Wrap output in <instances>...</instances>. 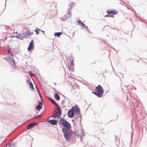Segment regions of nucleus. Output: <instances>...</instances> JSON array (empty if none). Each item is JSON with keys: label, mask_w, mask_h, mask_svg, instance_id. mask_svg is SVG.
<instances>
[{"label": "nucleus", "mask_w": 147, "mask_h": 147, "mask_svg": "<svg viewBox=\"0 0 147 147\" xmlns=\"http://www.w3.org/2000/svg\"><path fill=\"white\" fill-rule=\"evenodd\" d=\"M59 123L61 125V126L63 127L62 129V131L69 130V129L71 127L70 123L64 119L61 118L60 119Z\"/></svg>", "instance_id": "1"}, {"label": "nucleus", "mask_w": 147, "mask_h": 147, "mask_svg": "<svg viewBox=\"0 0 147 147\" xmlns=\"http://www.w3.org/2000/svg\"><path fill=\"white\" fill-rule=\"evenodd\" d=\"M62 132L63 134V136L65 139L67 141L69 140L72 136V135L75 132L71 130L63 131Z\"/></svg>", "instance_id": "2"}, {"label": "nucleus", "mask_w": 147, "mask_h": 147, "mask_svg": "<svg viewBox=\"0 0 147 147\" xmlns=\"http://www.w3.org/2000/svg\"><path fill=\"white\" fill-rule=\"evenodd\" d=\"M54 115L52 116L53 117L59 118L61 115V110L60 108L59 107H57V108L54 109L53 113Z\"/></svg>", "instance_id": "3"}, {"label": "nucleus", "mask_w": 147, "mask_h": 147, "mask_svg": "<svg viewBox=\"0 0 147 147\" xmlns=\"http://www.w3.org/2000/svg\"><path fill=\"white\" fill-rule=\"evenodd\" d=\"M71 109L74 112L75 114L80 113V110L78 106L77 105H76L74 107H72Z\"/></svg>", "instance_id": "4"}, {"label": "nucleus", "mask_w": 147, "mask_h": 147, "mask_svg": "<svg viewBox=\"0 0 147 147\" xmlns=\"http://www.w3.org/2000/svg\"><path fill=\"white\" fill-rule=\"evenodd\" d=\"M34 40H32L30 42L29 46H28V51H30L31 50H33L34 49Z\"/></svg>", "instance_id": "5"}, {"label": "nucleus", "mask_w": 147, "mask_h": 147, "mask_svg": "<svg viewBox=\"0 0 147 147\" xmlns=\"http://www.w3.org/2000/svg\"><path fill=\"white\" fill-rule=\"evenodd\" d=\"M107 13L109 14H111L112 15H115L117 13V11L116 10H108L107 11Z\"/></svg>", "instance_id": "6"}, {"label": "nucleus", "mask_w": 147, "mask_h": 147, "mask_svg": "<svg viewBox=\"0 0 147 147\" xmlns=\"http://www.w3.org/2000/svg\"><path fill=\"white\" fill-rule=\"evenodd\" d=\"M75 114V113L72 111V109H70L68 112V116L69 118H72L73 117Z\"/></svg>", "instance_id": "7"}, {"label": "nucleus", "mask_w": 147, "mask_h": 147, "mask_svg": "<svg viewBox=\"0 0 147 147\" xmlns=\"http://www.w3.org/2000/svg\"><path fill=\"white\" fill-rule=\"evenodd\" d=\"M42 102L40 101L38 102V105L36 106L35 109L38 111H40L42 108Z\"/></svg>", "instance_id": "8"}, {"label": "nucleus", "mask_w": 147, "mask_h": 147, "mask_svg": "<svg viewBox=\"0 0 147 147\" xmlns=\"http://www.w3.org/2000/svg\"><path fill=\"white\" fill-rule=\"evenodd\" d=\"M79 89V87L78 85L76 84H74V85L73 86V88L71 89V90L76 92Z\"/></svg>", "instance_id": "9"}, {"label": "nucleus", "mask_w": 147, "mask_h": 147, "mask_svg": "<svg viewBox=\"0 0 147 147\" xmlns=\"http://www.w3.org/2000/svg\"><path fill=\"white\" fill-rule=\"evenodd\" d=\"M18 37V38L22 40L24 38H27V37H26L24 33L19 35Z\"/></svg>", "instance_id": "10"}, {"label": "nucleus", "mask_w": 147, "mask_h": 147, "mask_svg": "<svg viewBox=\"0 0 147 147\" xmlns=\"http://www.w3.org/2000/svg\"><path fill=\"white\" fill-rule=\"evenodd\" d=\"M47 121L49 123L54 125H56L57 122V121L55 119L49 120Z\"/></svg>", "instance_id": "11"}, {"label": "nucleus", "mask_w": 147, "mask_h": 147, "mask_svg": "<svg viewBox=\"0 0 147 147\" xmlns=\"http://www.w3.org/2000/svg\"><path fill=\"white\" fill-rule=\"evenodd\" d=\"M74 118L76 119L77 120L79 118H80V121H81V114L80 113H78L75 114V116H74L73 117Z\"/></svg>", "instance_id": "12"}, {"label": "nucleus", "mask_w": 147, "mask_h": 147, "mask_svg": "<svg viewBox=\"0 0 147 147\" xmlns=\"http://www.w3.org/2000/svg\"><path fill=\"white\" fill-rule=\"evenodd\" d=\"M38 124V123H30L28 125L27 127V129L28 130L32 127H34Z\"/></svg>", "instance_id": "13"}, {"label": "nucleus", "mask_w": 147, "mask_h": 147, "mask_svg": "<svg viewBox=\"0 0 147 147\" xmlns=\"http://www.w3.org/2000/svg\"><path fill=\"white\" fill-rule=\"evenodd\" d=\"M96 92H103V90L102 87L100 85L96 87Z\"/></svg>", "instance_id": "14"}, {"label": "nucleus", "mask_w": 147, "mask_h": 147, "mask_svg": "<svg viewBox=\"0 0 147 147\" xmlns=\"http://www.w3.org/2000/svg\"><path fill=\"white\" fill-rule=\"evenodd\" d=\"M98 97H101L103 94L104 92H92Z\"/></svg>", "instance_id": "15"}, {"label": "nucleus", "mask_w": 147, "mask_h": 147, "mask_svg": "<svg viewBox=\"0 0 147 147\" xmlns=\"http://www.w3.org/2000/svg\"><path fill=\"white\" fill-rule=\"evenodd\" d=\"M25 34L26 35V37H28L29 36H30L31 35L34 34L33 32H31L29 31H27L25 32Z\"/></svg>", "instance_id": "16"}, {"label": "nucleus", "mask_w": 147, "mask_h": 147, "mask_svg": "<svg viewBox=\"0 0 147 147\" xmlns=\"http://www.w3.org/2000/svg\"><path fill=\"white\" fill-rule=\"evenodd\" d=\"M49 99L51 102L54 105H56L57 107L59 106L57 104L53 99L51 98H49Z\"/></svg>", "instance_id": "17"}, {"label": "nucleus", "mask_w": 147, "mask_h": 147, "mask_svg": "<svg viewBox=\"0 0 147 147\" xmlns=\"http://www.w3.org/2000/svg\"><path fill=\"white\" fill-rule=\"evenodd\" d=\"M54 96L55 99L57 100H60V97L59 96L57 92H56V93H55V94H54Z\"/></svg>", "instance_id": "18"}, {"label": "nucleus", "mask_w": 147, "mask_h": 147, "mask_svg": "<svg viewBox=\"0 0 147 147\" xmlns=\"http://www.w3.org/2000/svg\"><path fill=\"white\" fill-rule=\"evenodd\" d=\"M16 143L15 142H11L8 144V147H13L15 146Z\"/></svg>", "instance_id": "19"}, {"label": "nucleus", "mask_w": 147, "mask_h": 147, "mask_svg": "<svg viewBox=\"0 0 147 147\" xmlns=\"http://www.w3.org/2000/svg\"><path fill=\"white\" fill-rule=\"evenodd\" d=\"M62 33L61 32H56L55 33L54 35L56 36H57L58 37H59L60 35Z\"/></svg>", "instance_id": "20"}, {"label": "nucleus", "mask_w": 147, "mask_h": 147, "mask_svg": "<svg viewBox=\"0 0 147 147\" xmlns=\"http://www.w3.org/2000/svg\"><path fill=\"white\" fill-rule=\"evenodd\" d=\"M29 85L30 86V89L31 90H32L34 89L32 83L31 82H30Z\"/></svg>", "instance_id": "21"}, {"label": "nucleus", "mask_w": 147, "mask_h": 147, "mask_svg": "<svg viewBox=\"0 0 147 147\" xmlns=\"http://www.w3.org/2000/svg\"><path fill=\"white\" fill-rule=\"evenodd\" d=\"M71 66H69V65H68V67L70 69V68H71L72 66L73 67L74 66V60H72L71 61Z\"/></svg>", "instance_id": "22"}, {"label": "nucleus", "mask_w": 147, "mask_h": 147, "mask_svg": "<svg viewBox=\"0 0 147 147\" xmlns=\"http://www.w3.org/2000/svg\"><path fill=\"white\" fill-rule=\"evenodd\" d=\"M77 22L78 24H81L83 27L84 26V24H83V22L81 21H78Z\"/></svg>", "instance_id": "23"}, {"label": "nucleus", "mask_w": 147, "mask_h": 147, "mask_svg": "<svg viewBox=\"0 0 147 147\" xmlns=\"http://www.w3.org/2000/svg\"><path fill=\"white\" fill-rule=\"evenodd\" d=\"M81 135L83 136H85L84 131L83 129H81Z\"/></svg>", "instance_id": "24"}, {"label": "nucleus", "mask_w": 147, "mask_h": 147, "mask_svg": "<svg viewBox=\"0 0 147 147\" xmlns=\"http://www.w3.org/2000/svg\"><path fill=\"white\" fill-rule=\"evenodd\" d=\"M39 30H40L39 29L36 28V29L34 30V31L36 32V34L37 35L39 33Z\"/></svg>", "instance_id": "25"}, {"label": "nucleus", "mask_w": 147, "mask_h": 147, "mask_svg": "<svg viewBox=\"0 0 147 147\" xmlns=\"http://www.w3.org/2000/svg\"><path fill=\"white\" fill-rule=\"evenodd\" d=\"M115 141L116 142V143H117L118 142H119V140L118 138H116V136H115Z\"/></svg>", "instance_id": "26"}, {"label": "nucleus", "mask_w": 147, "mask_h": 147, "mask_svg": "<svg viewBox=\"0 0 147 147\" xmlns=\"http://www.w3.org/2000/svg\"><path fill=\"white\" fill-rule=\"evenodd\" d=\"M41 100H42V96H41V94H40V92H38Z\"/></svg>", "instance_id": "27"}, {"label": "nucleus", "mask_w": 147, "mask_h": 147, "mask_svg": "<svg viewBox=\"0 0 147 147\" xmlns=\"http://www.w3.org/2000/svg\"><path fill=\"white\" fill-rule=\"evenodd\" d=\"M29 73L30 74V76L31 77H32V76H33V74L32 73L31 71H30L29 72Z\"/></svg>", "instance_id": "28"}, {"label": "nucleus", "mask_w": 147, "mask_h": 147, "mask_svg": "<svg viewBox=\"0 0 147 147\" xmlns=\"http://www.w3.org/2000/svg\"><path fill=\"white\" fill-rule=\"evenodd\" d=\"M79 94V92H75V93L74 94H75L76 96H78Z\"/></svg>", "instance_id": "29"}, {"label": "nucleus", "mask_w": 147, "mask_h": 147, "mask_svg": "<svg viewBox=\"0 0 147 147\" xmlns=\"http://www.w3.org/2000/svg\"><path fill=\"white\" fill-rule=\"evenodd\" d=\"M12 63H13V65H14L15 64V61L14 60H13L12 61Z\"/></svg>", "instance_id": "30"}, {"label": "nucleus", "mask_w": 147, "mask_h": 147, "mask_svg": "<svg viewBox=\"0 0 147 147\" xmlns=\"http://www.w3.org/2000/svg\"><path fill=\"white\" fill-rule=\"evenodd\" d=\"M41 116V115H36V118H38V117H40Z\"/></svg>", "instance_id": "31"}, {"label": "nucleus", "mask_w": 147, "mask_h": 147, "mask_svg": "<svg viewBox=\"0 0 147 147\" xmlns=\"http://www.w3.org/2000/svg\"><path fill=\"white\" fill-rule=\"evenodd\" d=\"M26 81L27 83H30V80H27Z\"/></svg>", "instance_id": "32"}, {"label": "nucleus", "mask_w": 147, "mask_h": 147, "mask_svg": "<svg viewBox=\"0 0 147 147\" xmlns=\"http://www.w3.org/2000/svg\"><path fill=\"white\" fill-rule=\"evenodd\" d=\"M105 17H110V16H109V15H106V16H105Z\"/></svg>", "instance_id": "33"}, {"label": "nucleus", "mask_w": 147, "mask_h": 147, "mask_svg": "<svg viewBox=\"0 0 147 147\" xmlns=\"http://www.w3.org/2000/svg\"><path fill=\"white\" fill-rule=\"evenodd\" d=\"M8 53H10V49H9L8 51Z\"/></svg>", "instance_id": "34"}, {"label": "nucleus", "mask_w": 147, "mask_h": 147, "mask_svg": "<svg viewBox=\"0 0 147 147\" xmlns=\"http://www.w3.org/2000/svg\"><path fill=\"white\" fill-rule=\"evenodd\" d=\"M133 135V134L132 133H131V138H132Z\"/></svg>", "instance_id": "35"}, {"label": "nucleus", "mask_w": 147, "mask_h": 147, "mask_svg": "<svg viewBox=\"0 0 147 147\" xmlns=\"http://www.w3.org/2000/svg\"><path fill=\"white\" fill-rule=\"evenodd\" d=\"M34 118H36V116H35V117H33L32 118V119H34Z\"/></svg>", "instance_id": "36"}, {"label": "nucleus", "mask_w": 147, "mask_h": 147, "mask_svg": "<svg viewBox=\"0 0 147 147\" xmlns=\"http://www.w3.org/2000/svg\"><path fill=\"white\" fill-rule=\"evenodd\" d=\"M34 118H36V116H35V117H33L32 118V119H34Z\"/></svg>", "instance_id": "37"}, {"label": "nucleus", "mask_w": 147, "mask_h": 147, "mask_svg": "<svg viewBox=\"0 0 147 147\" xmlns=\"http://www.w3.org/2000/svg\"><path fill=\"white\" fill-rule=\"evenodd\" d=\"M80 138H81V141H82V137L81 136H80Z\"/></svg>", "instance_id": "38"}, {"label": "nucleus", "mask_w": 147, "mask_h": 147, "mask_svg": "<svg viewBox=\"0 0 147 147\" xmlns=\"http://www.w3.org/2000/svg\"><path fill=\"white\" fill-rule=\"evenodd\" d=\"M42 32L44 34V31L43 30H41Z\"/></svg>", "instance_id": "39"}, {"label": "nucleus", "mask_w": 147, "mask_h": 147, "mask_svg": "<svg viewBox=\"0 0 147 147\" xmlns=\"http://www.w3.org/2000/svg\"><path fill=\"white\" fill-rule=\"evenodd\" d=\"M74 119H72V120H72V121H73V122H74Z\"/></svg>", "instance_id": "40"}, {"label": "nucleus", "mask_w": 147, "mask_h": 147, "mask_svg": "<svg viewBox=\"0 0 147 147\" xmlns=\"http://www.w3.org/2000/svg\"><path fill=\"white\" fill-rule=\"evenodd\" d=\"M98 138V140H100V138H99V137H98V138Z\"/></svg>", "instance_id": "41"}, {"label": "nucleus", "mask_w": 147, "mask_h": 147, "mask_svg": "<svg viewBox=\"0 0 147 147\" xmlns=\"http://www.w3.org/2000/svg\"><path fill=\"white\" fill-rule=\"evenodd\" d=\"M127 99H128V96H127Z\"/></svg>", "instance_id": "42"}]
</instances>
